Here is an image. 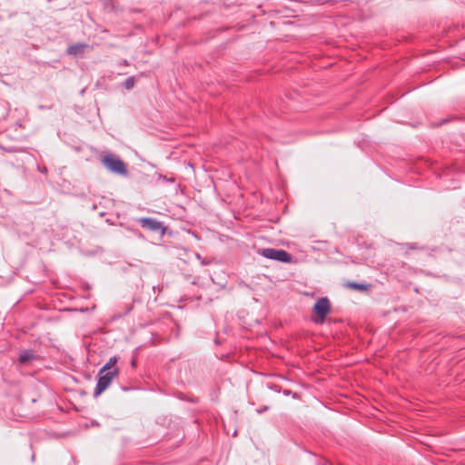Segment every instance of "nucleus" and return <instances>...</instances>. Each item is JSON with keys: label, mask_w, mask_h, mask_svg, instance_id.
Here are the masks:
<instances>
[{"label": "nucleus", "mask_w": 465, "mask_h": 465, "mask_svg": "<svg viewBox=\"0 0 465 465\" xmlns=\"http://www.w3.org/2000/svg\"><path fill=\"white\" fill-rule=\"evenodd\" d=\"M104 166L114 173H117L123 176L128 174V170L125 163L119 157L113 154H106L102 159Z\"/></svg>", "instance_id": "nucleus-1"}, {"label": "nucleus", "mask_w": 465, "mask_h": 465, "mask_svg": "<svg viewBox=\"0 0 465 465\" xmlns=\"http://www.w3.org/2000/svg\"><path fill=\"white\" fill-rule=\"evenodd\" d=\"M118 373L119 370L117 368L104 372H101L100 370L98 372V381L94 391V396L98 397L103 391H104L112 383L113 380L118 375Z\"/></svg>", "instance_id": "nucleus-2"}, {"label": "nucleus", "mask_w": 465, "mask_h": 465, "mask_svg": "<svg viewBox=\"0 0 465 465\" xmlns=\"http://www.w3.org/2000/svg\"><path fill=\"white\" fill-rule=\"evenodd\" d=\"M258 253L266 259L284 263H290L292 260V254L282 249L262 248L258 250Z\"/></svg>", "instance_id": "nucleus-3"}, {"label": "nucleus", "mask_w": 465, "mask_h": 465, "mask_svg": "<svg viewBox=\"0 0 465 465\" xmlns=\"http://www.w3.org/2000/svg\"><path fill=\"white\" fill-rule=\"evenodd\" d=\"M313 311L318 318L314 320L316 323H322L326 316L331 312V303L327 297H322L316 301L313 305Z\"/></svg>", "instance_id": "nucleus-4"}, {"label": "nucleus", "mask_w": 465, "mask_h": 465, "mask_svg": "<svg viewBox=\"0 0 465 465\" xmlns=\"http://www.w3.org/2000/svg\"><path fill=\"white\" fill-rule=\"evenodd\" d=\"M139 224L151 232H160L162 235L165 234L166 226L163 223L151 217H142L137 220Z\"/></svg>", "instance_id": "nucleus-5"}, {"label": "nucleus", "mask_w": 465, "mask_h": 465, "mask_svg": "<svg viewBox=\"0 0 465 465\" xmlns=\"http://www.w3.org/2000/svg\"><path fill=\"white\" fill-rule=\"evenodd\" d=\"M93 50L92 45L86 44V43H75L74 45H71L68 46L66 53L67 54L74 56V57H80L83 56L84 54L88 53Z\"/></svg>", "instance_id": "nucleus-6"}, {"label": "nucleus", "mask_w": 465, "mask_h": 465, "mask_svg": "<svg viewBox=\"0 0 465 465\" xmlns=\"http://www.w3.org/2000/svg\"><path fill=\"white\" fill-rule=\"evenodd\" d=\"M36 358L35 352L32 350L23 351L19 355V361L21 363H27Z\"/></svg>", "instance_id": "nucleus-7"}, {"label": "nucleus", "mask_w": 465, "mask_h": 465, "mask_svg": "<svg viewBox=\"0 0 465 465\" xmlns=\"http://www.w3.org/2000/svg\"><path fill=\"white\" fill-rule=\"evenodd\" d=\"M116 362H117V357L116 356L111 357L109 359V361L100 369L101 372L114 370V368H113V367L115 365Z\"/></svg>", "instance_id": "nucleus-8"}, {"label": "nucleus", "mask_w": 465, "mask_h": 465, "mask_svg": "<svg viewBox=\"0 0 465 465\" xmlns=\"http://www.w3.org/2000/svg\"><path fill=\"white\" fill-rule=\"evenodd\" d=\"M346 286L357 291H366L368 289V286L366 284L352 282H347Z\"/></svg>", "instance_id": "nucleus-9"}, {"label": "nucleus", "mask_w": 465, "mask_h": 465, "mask_svg": "<svg viewBox=\"0 0 465 465\" xmlns=\"http://www.w3.org/2000/svg\"><path fill=\"white\" fill-rule=\"evenodd\" d=\"M134 77H133V76L128 77V78H127V79H125V81L124 82V86L126 89H128V90L132 89V88L134 87Z\"/></svg>", "instance_id": "nucleus-10"}, {"label": "nucleus", "mask_w": 465, "mask_h": 465, "mask_svg": "<svg viewBox=\"0 0 465 465\" xmlns=\"http://www.w3.org/2000/svg\"><path fill=\"white\" fill-rule=\"evenodd\" d=\"M159 179L163 180V182H171V183H174L175 179L174 177H167L166 175H163V174H159L158 175Z\"/></svg>", "instance_id": "nucleus-11"}, {"label": "nucleus", "mask_w": 465, "mask_h": 465, "mask_svg": "<svg viewBox=\"0 0 465 465\" xmlns=\"http://www.w3.org/2000/svg\"><path fill=\"white\" fill-rule=\"evenodd\" d=\"M269 388H270L271 390H272V391H276V392H281V391H282V390H281L280 386H279V385H277V384H272V385H270V386H269Z\"/></svg>", "instance_id": "nucleus-12"}, {"label": "nucleus", "mask_w": 465, "mask_h": 465, "mask_svg": "<svg viewBox=\"0 0 465 465\" xmlns=\"http://www.w3.org/2000/svg\"><path fill=\"white\" fill-rule=\"evenodd\" d=\"M281 392H282L283 395H285V396L292 395L293 397H295V395H296V393H292V391H289V390H283Z\"/></svg>", "instance_id": "nucleus-13"}, {"label": "nucleus", "mask_w": 465, "mask_h": 465, "mask_svg": "<svg viewBox=\"0 0 465 465\" xmlns=\"http://www.w3.org/2000/svg\"><path fill=\"white\" fill-rule=\"evenodd\" d=\"M269 409L268 406H264L263 408L257 411L258 413H262L263 411H266Z\"/></svg>", "instance_id": "nucleus-14"}, {"label": "nucleus", "mask_w": 465, "mask_h": 465, "mask_svg": "<svg viewBox=\"0 0 465 465\" xmlns=\"http://www.w3.org/2000/svg\"><path fill=\"white\" fill-rule=\"evenodd\" d=\"M270 25L272 26V27L275 26L274 22H270Z\"/></svg>", "instance_id": "nucleus-15"}, {"label": "nucleus", "mask_w": 465, "mask_h": 465, "mask_svg": "<svg viewBox=\"0 0 465 465\" xmlns=\"http://www.w3.org/2000/svg\"><path fill=\"white\" fill-rule=\"evenodd\" d=\"M219 29H224V30H227V29H231L230 27H220Z\"/></svg>", "instance_id": "nucleus-16"}, {"label": "nucleus", "mask_w": 465, "mask_h": 465, "mask_svg": "<svg viewBox=\"0 0 465 465\" xmlns=\"http://www.w3.org/2000/svg\"><path fill=\"white\" fill-rule=\"evenodd\" d=\"M132 366H134V367L135 366V361L134 360L132 361Z\"/></svg>", "instance_id": "nucleus-17"}]
</instances>
